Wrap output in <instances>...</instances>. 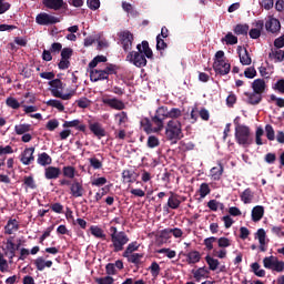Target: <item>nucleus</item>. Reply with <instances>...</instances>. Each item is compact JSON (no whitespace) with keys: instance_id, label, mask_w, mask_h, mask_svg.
Returning <instances> with one entry per match:
<instances>
[{"instance_id":"nucleus-53","label":"nucleus","mask_w":284,"mask_h":284,"mask_svg":"<svg viewBox=\"0 0 284 284\" xmlns=\"http://www.w3.org/2000/svg\"><path fill=\"white\" fill-rule=\"evenodd\" d=\"M103 70L106 72V78L110 79V74H116V72H119V67L110 63Z\"/></svg>"},{"instance_id":"nucleus-38","label":"nucleus","mask_w":284,"mask_h":284,"mask_svg":"<svg viewBox=\"0 0 284 284\" xmlns=\"http://www.w3.org/2000/svg\"><path fill=\"white\" fill-rule=\"evenodd\" d=\"M222 43H226V45H236V43H239V38L233 36L232 32H229L222 38Z\"/></svg>"},{"instance_id":"nucleus-21","label":"nucleus","mask_w":284,"mask_h":284,"mask_svg":"<svg viewBox=\"0 0 284 284\" xmlns=\"http://www.w3.org/2000/svg\"><path fill=\"white\" fill-rule=\"evenodd\" d=\"M192 274L196 283H201L202 278H207V276L210 275V270L205 266H202L197 270H192Z\"/></svg>"},{"instance_id":"nucleus-3","label":"nucleus","mask_w":284,"mask_h":284,"mask_svg":"<svg viewBox=\"0 0 284 284\" xmlns=\"http://www.w3.org/2000/svg\"><path fill=\"white\" fill-rule=\"evenodd\" d=\"M110 237H111V247H113V252H123V247L130 243V237L123 231L116 229V226H111L109 229Z\"/></svg>"},{"instance_id":"nucleus-35","label":"nucleus","mask_w":284,"mask_h":284,"mask_svg":"<svg viewBox=\"0 0 284 284\" xmlns=\"http://www.w3.org/2000/svg\"><path fill=\"white\" fill-rule=\"evenodd\" d=\"M205 261L211 272H216V270H219V265H221V262H219L217 258L212 257V255H206Z\"/></svg>"},{"instance_id":"nucleus-16","label":"nucleus","mask_w":284,"mask_h":284,"mask_svg":"<svg viewBox=\"0 0 284 284\" xmlns=\"http://www.w3.org/2000/svg\"><path fill=\"white\" fill-rule=\"evenodd\" d=\"M170 196L166 203V207H170V210H179L181 207V195L170 191Z\"/></svg>"},{"instance_id":"nucleus-6","label":"nucleus","mask_w":284,"mask_h":284,"mask_svg":"<svg viewBox=\"0 0 284 284\" xmlns=\"http://www.w3.org/2000/svg\"><path fill=\"white\" fill-rule=\"evenodd\" d=\"M263 265L265 270H271V272H276L277 274H283L284 272V261L274 255L264 257Z\"/></svg>"},{"instance_id":"nucleus-45","label":"nucleus","mask_w":284,"mask_h":284,"mask_svg":"<svg viewBox=\"0 0 284 284\" xmlns=\"http://www.w3.org/2000/svg\"><path fill=\"white\" fill-rule=\"evenodd\" d=\"M240 63H242V65H252V57H250V52L247 51V49H244V54L240 53Z\"/></svg>"},{"instance_id":"nucleus-25","label":"nucleus","mask_w":284,"mask_h":284,"mask_svg":"<svg viewBox=\"0 0 284 284\" xmlns=\"http://www.w3.org/2000/svg\"><path fill=\"white\" fill-rule=\"evenodd\" d=\"M136 179H139V174L133 170H124L122 172L123 183H136Z\"/></svg>"},{"instance_id":"nucleus-34","label":"nucleus","mask_w":284,"mask_h":284,"mask_svg":"<svg viewBox=\"0 0 284 284\" xmlns=\"http://www.w3.org/2000/svg\"><path fill=\"white\" fill-rule=\"evenodd\" d=\"M32 131V124H16L14 132L18 134V136H21L23 134H28V132Z\"/></svg>"},{"instance_id":"nucleus-5","label":"nucleus","mask_w":284,"mask_h":284,"mask_svg":"<svg viewBox=\"0 0 284 284\" xmlns=\"http://www.w3.org/2000/svg\"><path fill=\"white\" fill-rule=\"evenodd\" d=\"M49 90L55 99H62V101H70L72 99V93L63 94V82L61 79L49 81Z\"/></svg>"},{"instance_id":"nucleus-40","label":"nucleus","mask_w":284,"mask_h":284,"mask_svg":"<svg viewBox=\"0 0 284 284\" xmlns=\"http://www.w3.org/2000/svg\"><path fill=\"white\" fill-rule=\"evenodd\" d=\"M234 34L237 36H247V32H250V26L247 24H236L235 28L233 29Z\"/></svg>"},{"instance_id":"nucleus-54","label":"nucleus","mask_w":284,"mask_h":284,"mask_svg":"<svg viewBox=\"0 0 284 284\" xmlns=\"http://www.w3.org/2000/svg\"><path fill=\"white\" fill-rule=\"evenodd\" d=\"M217 246L221 247V250H225V247H230L232 245V240L227 237H220L216 240Z\"/></svg>"},{"instance_id":"nucleus-32","label":"nucleus","mask_w":284,"mask_h":284,"mask_svg":"<svg viewBox=\"0 0 284 284\" xmlns=\"http://www.w3.org/2000/svg\"><path fill=\"white\" fill-rule=\"evenodd\" d=\"M34 265L38 270V272H43L45 267H52V261H45L43 257H38L34 261Z\"/></svg>"},{"instance_id":"nucleus-42","label":"nucleus","mask_w":284,"mask_h":284,"mask_svg":"<svg viewBox=\"0 0 284 284\" xmlns=\"http://www.w3.org/2000/svg\"><path fill=\"white\" fill-rule=\"evenodd\" d=\"M261 30H263V21L257 22L256 29H251L248 36L251 39H258L261 37Z\"/></svg>"},{"instance_id":"nucleus-33","label":"nucleus","mask_w":284,"mask_h":284,"mask_svg":"<svg viewBox=\"0 0 284 284\" xmlns=\"http://www.w3.org/2000/svg\"><path fill=\"white\" fill-rule=\"evenodd\" d=\"M268 59H274L275 63H283L284 51L281 49L272 50V52L268 53Z\"/></svg>"},{"instance_id":"nucleus-46","label":"nucleus","mask_w":284,"mask_h":284,"mask_svg":"<svg viewBox=\"0 0 284 284\" xmlns=\"http://www.w3.org/2000/svg\"><path fill=\"white\" fill-rule=\"evenodd\" d=\"M108 62V57L105 55H97L95 58H93V60L89 63V68L90 69H94L97 68V65H99V63H105Z\"/></svg>"},{"instance_id":"nucleus-49","label":"nucleus","mask_w":284,"mask_h":284,"mask_svg":"<svg viewBox=\"0 0 284 284\" xmlns=\"http://www.w3.org/2000/svg\"><path fill=\"white\" fill-rule=\"evenodd\" d=\"M47 105H49V108H55L59 112H63V110H65V106L59 100H49L47 101Z\"/></svg>"},{"instance_id":"nucleus-19","label":"nucleus","mask_w":284,"mask_h":284,"mask_svg":"<svg viewBox=\"0 0 284 284\" xmlns=\"http://www.w3.org/2000/svg\"><path fill=\"white\" fill-rule=\"evenodd\" d=\"M89 130L97 136L98 139H103L105 136V129H103V125L99 122H94L89 124Z\"/></svg>"},{"instance_id":"nucleus-20","label":"nucleus","mask_w":284,"mask_h":284,"mask_svg":"<svg viewBox=\"0 0 284 284\" xmlns=\"http://www.w3.org/2000/svg\"><path fill=\"white\" fill-rule=\"evenodd\" d=\"M244 97H246V103H248V105H258V103L263 101V95L254 91L252 93L244 92Z\"/></svg>"},{"instance_id":"nucleus-44","label":"nucleus","mask_w":284,"mask_h":284,"mask_svg":"<svg viewBox=\"0 0 284 284\" xmlns=\"http://www.w3.org/2000/svg\"><path fill=\"white\" fill-rule=\"evenodd\" d=\"M123 257L128 258L129 263H133V265H139V263H141V258L143 257V254L131 253L129 256H123Z\"/></svg>"},{"instance_id":"nucleus-8","label":"nucleus","mask_w":284,"mask_h":284,"mask_svg":"<svg viewBox=\"0 0 284 284\" xmlns=\"http://www.w3.org/2000/svg\"><path fill=\"white\" fill-rule=\"evenodd\" d=\"M213 70L215 74L220 77H225L230 74V70H232V64L225 62V60H219L213 62Z\"/></svg>"},{"instance_id":"nucleus-36","label":"nucleus","mask_w":284,"mask_h":284,"mask_svg":"<svg viewBox=\"0 0 284 284\" xmlns=\"http://www.w3.org/2000/svg\"><path fill=\"white\" fill-rule=\"evenodd\" d=\"M141 247V244H139V242L134 241L131 242L125 251L123 252L122 256H129L130 254H134V252H139V248Z\"/></svg>"},{"instance_id":"nucleus-58","label":"nucleus","mask_w":284,"mask_h":284,"mask_svg":"<svg viewBox=\"0 0 284 284\" xmlns=\"http://www.w3.org/2000/svg\"><path fill=\"white\" fill-rule=\"evenodd\" d=\"M72 54H74V51L71 48H63L61 50V59L70 61V59H72Z\"/></svg>"},{"instance_id":"nucleus-47","label":"nucleus","mask_w":284,"mask_h":284,"mask_svg":"<svg viewBox=\"0 0 284 284\" xmlns=\"http://www.w3.org/2000/svg\"><path fill=\"white\" fill-rule=\"evenodd\" d=\"M149 271L151 273V275L153 276V278H158L159 275L161 274V266L159 265L158 262H152Z\"/></svg>"},{"instance_id":"nucleus-63","label":"nucleus","mask_w":284,"mask_h":284,"mask_svg":"<svg viewBox=\"0 0 284 284\" xmlns=\"http://www.w3.org/2000/svg\"><path fill=\"white\" fill-rule=\"evenodd\" d=\"M98 284H114V277L108 275L105 277H99L95 280Z\"/></svg>"},{"instance_id":"nucleus-61","label":"nucleus","mask_w":284,"mask_h":284,"mask_svg":"<svg viewBox=\"0 0 284 284\" xmlns=\"http://www.w3.org/2000/svg\"><path fill=\"white\" fill-rule=\"evenodd\" d=\"M155 114L162 119H169V110L168 106H160L158 108V110L155 111Z\"/></svg>"},{"instance_id":"nucleus-28","label":"nucleus","mask_w":284,"mask_h":284,"mask_svg":"<svg viewBox=\"0 0 284 284\" xmlns=\"http://www.w3.org/2000/svg\"><path fill=\"white\" fill-rule=\"evenodd\" d=\"M267 237V233H265V229H258L255 235V239L258 240L260 250L262 252H267V247H265V239Z\"/></svg>"},{"instance_id":"nucleus-4","label":"nucleus","mask_w":284,"mask_h":284,"mask_svg":"<svg viewBox=\"0 0 284 284\" xmlns=\"http://www.w3.org/2000/svg\"><path fill=\"white\" fill-rule=\"evenodd\" d=\"M165 136L171 141L172 145L179 143L183 139V129L178 120H170L165 128Z\"/></svg>"},{"instance_id":"nucleus-27","label":"nucleus","mask_w":284,"mask_h":284,"mask_svg":"<svg viewBox=\"0 0 284 284\" xmlns=\"http://www.w3.org/2000/svg\"><path fill=\"white\" fill-rule=\"evenodd\" d=\"M187 265H196V263H201V252L191 251L186 255Z\"/></svg>"},{"instance_id":"nucleus-41","label":"nucleus","mask_w":284,"mask_h":284,"mask_svg":"<svg viewBox=\"0 0 284 284\" xmlns=\"http://www.w3.org/2000/svg\"><path fill=\"white\" fill-rule=\"evenodd\" d=\"M90 232H91L92 236H95V239H103V241H105V233H103V229H101L97 225H92L90 227Z\"/></svg>"},{"instance_id":"nucleus-37","label":"nucleus","mask_w":284,"mask_h":284,"mask_svg":"<svg viewBox=\"0 0 284 284\" xmlns=\"http://www.w3.org/2000/svg\"><path fill=\"white\" fill-rule=\"evenodd\" d=\"M251 270L255 276H258L260 278H265V270L261 268V264L258 262H254L251 264Z\"/></svg>"},{"instance_id":"nucleus-51","label":"nucleus","mask_w":284,"mask_h":284,"mask_svg":"<svg viewBox=\"0 0 284 284\" xmlns=\"http://www.w3.org/2000/svg\"><path fill=\"white\" fill-rule=\"evenodd\" d=\"M211 192H212V190L210 189V184L202 183L200 185L199 193H200L201 199H205V196H207V194H210Z\"/></svg>"},{"instance_id":"nucleus-48","label":"nucleus","mask_w":284,"mask_h":284,"mask_svg":"<svg viewBox=\"0 0 284 284\" xmlns=\"http://www.w3.org/2000/svg\"><path fill=\"white\" fill-rule=\"evenodd\" d=\"M151 121L156 125L155 132H161V130H163V121H165L163 118L155 114V116L151 118Z\"/></svg>"},{"instance_id":"nucleus-60","label":"nucleus","mask_w":284,"mask_h":284,"mask_svg":"<svg viewBox=\"0 0 284 284\" xmlns=\"http://www.w3.org/2000/svg\"><path fill=\"white\" fill-rule=\"evenodd\" d=\"M89 163H90L91 168H93V170H101V168H103V162H101L97 158H90Z\"/></svg>"},{"instance_id":"nucleus-2","label":"nucleus","mask_w":284,"mask_h":284,"mask_svg":"<svg viewBox=\"0 0 284 284\" xmlns=\"http://www.w3.org/2000/svg\"><path fill=\"white\" fill-rule=\"evenodd\" d=\"M235 123V141L237 145L242 148H250L254 143V138H252V130L245 124H240L234 120Z\"/></svg>"},{"instance_id":"nucleus-64","label":"nucleus","mask_w":284,"mask_h":284,"mask_svg":"<svg viewBox=\"0 0 284 284\" xmlns=\"http://www.w3.org/2000/svg\"><path fill=\"white\" fill-rule=\"evenodd\" d=\"M182 112L181 109L179 108H172L171 110H169V119H179V116H181Z\"/></svg>"},{"instance_id":"nucleus-29","label":"nucleus","mask_w":284,"mask_h":284,"mask_svg":"<svg viewBox=\"0 0 284 284\" xmlns=\"http://www.w3.org/2000/svg\"><path fill=\"white\" fill-rule=\"evenodd\" d=\"M13 232H19V221L17 219H10L4 226L6 234H12Z\"/></svg>"},{"instance_id":"nucleus-10","label":"nucleus","mask_w":284,"mask_h":284,"mask_svg":"<svg viewBox=\"0 0 284 284\" xmlns=\"http://www.w3.org/2000/svg\"><path fill=\"white\" fill-rule=\"evenodd\" d=\"M14 237H9L7 240L6 246L2 248L4 252V256L9 257V263H12L14 256H17V248L14 244Z\"/></svg>"},{"instance_id":"nucleus-9","label":"nucleus","mask_w":284,"mask_h":284,"mask_svg":"<svg viewBox=\"0 0 284 284\" xmlns=\"http://www.w3.org/2000/svg\"><path fill=\"white\" fill-rule=\"evenodd\" d=\"M120 40L122 43V48L124 52H130L132 50V43L134 41V34L132 32L125 30L120 33Z\"/></svg>"},{"instance_id":"nucleus-24","label":"nucleus","mask_w":284,"mask_h":284,"mask_svg":"<svg viewBox=\"0 0 284 284\" xmlns=\"http://www.w3.org/2000/svg\"><path fill=\"white\" fill-rule=\"evenodd\" d=\"M240 199L244 205H250V203H253L254 201V191L252 189L247 187L245 189L241 194Z\"/></svg>"},{"instance_id":"nucleus-56","label":"nucleus","mask_w":284,"mask_h":284,"mask_svg":"<svg viewBox=\"0 0 284 284\" xmlns=\"http://www.w3.org/2000/svg\"><path fill=\"white\" fill-rule=\"evenodd\" d=\"M160 144L161 142L159 141V138L154 135H151L148 138V142H146L148 148H151V149L159 148Z\"/></svg>"},{"instance_id":"nucleus-22","label":"nucleus","mask_w":284,"mask_h":284,"mask_svg":"<svg viewBox=\"0 0 284 284\" xmlns=\"http://www.w3.org/2000/svg\"><path fill=\"white\" fill-rule=\"evenodd\" d=\"M267 88V84H265V80L263 79H255L252 83V90L256 94H260L263 97V93L265 92V89Z\"/></svg>"},{"instance_id":"nucleus-11","label":"nucleus","mask_w":284,"mask_h":284,"mask_svg":"<svg viewBox=\"0 0 284 284\" xmlns=\"http://www.w3.org/2000/svg\"><path fill=\"white\" fill-rule=\"evenodd\" d=\"M42 4L49 10H68V3L63 0H43Z\"/></svg>"},{"instance_id":"nucleus-13","label":"nucleus","mask_w":284,"mask_h":284,"mask_svg":"<svg viewBox=\"0 0 284 284\" xmlns=\"http://www.w3.org/2000/svg\"><path fill=\"white\" fill-rule=\"evenodd\" d=\"M34 161V146L27 148L20 154V162L22 165H30Z\"/></svg>"},{"instance_id":"nucleus-7","label":"nucleus","mask_w":284,"mask_h":284,"mask_svg":"<svg viewBox=\"0 0 284 284\" xmlns=\"http://www.w3.org/2000/svg\"><path fill=\"white\" fill-rule=\"evenodd\" d=\"M36 23H38V26H54L57 23H61V19L52 14L41 12L37 14Z\"/></svg>"},{"instance_id":"nucleus-50","label":"nucleus","mask_w":284,"mask_h":284,"mask_svg":"<svg viewBox=\"0 0 284 284\" xmlns=\"http://www.w3.org/2000/svg\"><path fill=\"white\" fill-rule=\"evenodd\" d=\"M78 108H81L82 110H85V108H90L92 105V101L90 99L83 97L75 101Z\"/></svg>"},{"instance_id":"nucleus-14","label":"nucleus","mask_w":284,"mask_h":284,"mask_svg":"<svg viewBox=\"0 0 284 284\" xmlns=\"http://www.w3.org/2000/svg\"><path fill=\"white\" fill-rule=\"evenodd\" d=\"M90 81H92V83H97L98 81H108V73L103 70H99V69H90Z\"/></svg>"},{"instance_id":"nucleus-62","label":"nucleus","mask_w":284,"mask_h":284,"mask_svg":"<svg viewBox=\"0 0 284 284\" xmlns=\"http://www.w3.org/2000/svg\"><path fill=\"white\" fill-rule=\"evenodd\" d=\"M284 226L283 225H280V226H272L271 227V232L272 234H275V236H278L280 239H283L284 236Z\"/></svg>"},{"instance_id":"nucleus-26","label":"nucleus","mask_w":284,"mask_h":284,"mask_svg":"<svg viewBox=\"0 0 284 284\" xmlns=\"http://www.w3.org/2000/svg\"><path fill=\"white\" fill-rule=\"evenodd\" d=\"M62 126L63 128H75V130H79V132H85V130H88L85 124H81V120L64 121Z\"/></svg>"},{"instance_id":"nucleus-39","label":"nucleus","mask_w":284,"mask_h":284,"mask_svg":"<svg viewBox=\"0 0 284 284\" xmlns=\"http://www.w3.org/2000/svg\"><path fill=\"white\" fill-rule=\"evenodd\" d=\"M62 174L65 179H74L77 175V169L74 166L68 165L62 168Z\"/></svg>"},{"instance_id":"nucleus-30","label":"nucleus","mask_w":284,"mask_h":284,"mask_svg":"<svg viewBox=\"0 0 284 284\" xmlns=\"http://www.w3.org/2000/svg\"><path fill=\"white\" fill-rule=\"evenodd\" d=\"M38 165H41L42 168H45L47 165H52V158L50 154L43 152L38 154L37 159Z\"/></svg>"},{"instance_id":"nucleus-52","label":"nucleus","mask_w":284,"mask_h":284,"mask_svg":"<svg viewBox=\"0 0 284 284\" xmlns=\"http://www.w3.org/2000/svg\"><path fill=\"white\" fill-rule=\"evenodd\" d=\"M217 239L214 237V236H211V237H206L204 240V245H205V248L207 250V252H212V250H214V243H216Z\"/></svg>"},{"instance_id":"nucleus-15","label":"nucleus","mask_w":284,"mask_h":284,"mask_svg":"<svg viewBox=\"0 0 284 284\" xmlns=\"http://www.w3.org/2000/svg\"><path fill=\"white\" fill-rule=\"evenodd\" d=\"M102 103L104 105H109L112 110H125V103L116 98H103Z\"/></svg>"},{"instance_id":"nucleus-1","label":"nucleus","mask_w":284,"mask_h":284,"mask_svg":"<svg viewBox=\"0 0 284 284\" xmlns=\"http://www.w3.org/2000/svg\"><path fill=\"white\" fill-rule=\"evenodd\" d=\"M136 50L138 51H131L128 53L126 61L133 63L135 68H145L148 65V59H152L154 57V53L150 48V42L143 40L141 44L136 45Z\"/></svg>"},{"instance_id":"nucleus-18","label":"nucleus","mask_w":284,"mask_h":284,"mask_svg":"<svg viewBox=\"0 0 284 284\" xmlns=\"http://www.w3.org/2000/svg\"><path fill=\"white\" fill-rule=\"evenodd\" d=\"M265 216V207L263 205H256L251 211V219L253 223H258Z\"/></svg>"},{"instance_id":"nucleus-12","label":"nucleus","mask_w":284,"mask_h":284,"mask_svg":"<svg viewBox=\"0 0 284 284\" xmlns=\"http://www.w3.org/2000/svg\"><path fill=\"white\" fill-rule=\"evenodd\" d=\"M85 193V189H83V182H79V180H73L70 186V194L74 199H79L83 196Z\"/></svg>"},{"instance_id":"nucleus-43","label":"nucleus","mask_w":284,"mask_h":284,"mask_svg":"<svg viewBox=\"0 0 284 284\" xmlns=\"http://www.w3.org/2000/svg\"><path fill=\"white\" fill-rule=\"evenodd\" d=\"M6 105H8V108H11L12 110H19L21 108V103L19 102V100L13 97L7 98Z\"/></svg>"},{"instance_id":"nucleus-23","label":"nucleus","mask_w":284,"mask_h":284,"mask_svg":"<svg viewBox=\"0 0 284 284\" xmlns=\"http://www.w3.org/2000/svg\"><path fill=\"white\" fill-rule=\"evenodd\" d=\"M44 176H45V179H48V181L59 179V176H61V169H59L57 166H48L44 170Z\"/></svg>"},{"instance_id":"nucleus-57","label":"nucleus","mask_w":284,"mask_h":284,"mask_svg":"<svg viewBox=\"0 0 284 284\" xmlns=\"http://www.w3.org/2000/svg\"><path fill=\"white\" fill-rule=\"evenodd\" d=\"M272 88L275 92H278V94H284V79L277 80Z\"/></svg>"},{"instance_id":"nucleus-17","label":"nucleus","mask_w":284,"mask_h":284,"mask_svg":"<svg viewBox=\"0 0 284 284\" xmlns=\"http://www.w3.org/2000/svg\"><path fill=\"white\" fill-rule=\"evenodd\" d=\"M265 29L267 32L276 34V32H281V21H278L276 18H271L265 22Z\"/></svg>"},{"instance_id":"nucleus-59","label":"nucleus","mask_w":284,"mask_h":284,"mask_svg":"<svg viewBox=\"0 0 284 284\" xmlns=\"http://www.w3.org/2000/svg\"><path fill=\"white\" fill-rule=\"evenodd\" d=\"M59 128V120L52 119L47 122L45 129L49 130V132H54Z\"/></svg>"},{"instance_id":"nucleus-55","label":"nucleus","mask_w":284,"mask_h":284,"mask_svg":"<svg viewBox=\"0 0 284 284\" xmlns=\"http://www.w3.org/2000/svg\"><path fill=\"white\" fill-rule=\"evenodd\" d=\"M265 132H266V139L268 141H274V139H276V134L274 132V126H272V124L265 125Z\"/></svg>"},{"instance_id":"nucleus-31","label":"nucleus","mask_w":284,"mask_h":284,"mask_svg":"<svg viewBox=\"0 0 284 284\" xmlns=\"http://www.w3.org/2000/svg\"><path fill=\"white\" fill-rule=\"evenodd\" d=\"M211 179L213 181H221V176H223V172H224V166L219 163L217 166H213L211 169Z\"/></svg>"}]
</instances>
